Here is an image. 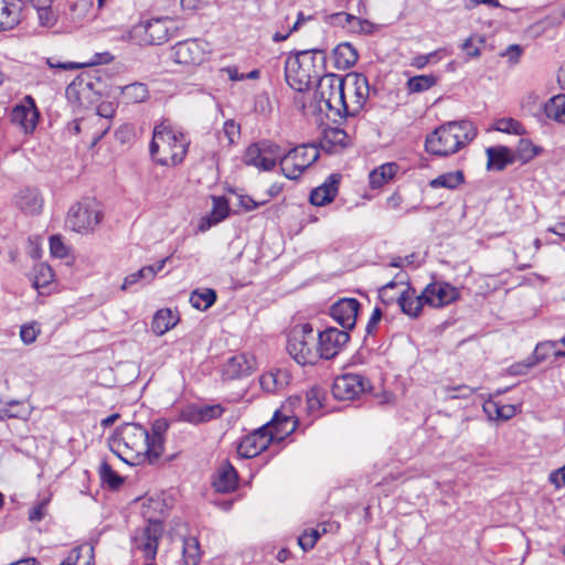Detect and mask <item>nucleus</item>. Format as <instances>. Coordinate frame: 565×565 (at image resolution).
<instances>
[{
  "label": "nucleus",
  "mask_w": 565,
  "mask_h": 565,
  "mask_svg": "<svg viewBox=\"0 0 565 565\" xmlns=\"http://www.w3.org/2000/svg\"><path fill=\"white\" fill-rule=\"evenodd\" d=\"M332 57L337 70H348L358 62L359 53L351 43L342 42L333 49Z\"/></svg>",
  "instance_id": "28"
},
{
  "label": "nucleus",
  "mask_w": 565,
  "mask_h": 565,
  "mask_svg": "<svg viewBox=\"0 0 565 565\" xmlns=\"http://www.w3.org/2000/svg\"><path fill=\"white\" fill-rule=\"evenodd\" d=\"M425 302L424 291L416 294L415 288L407 281L405 288L398 294V306L403 313L411 318H417Z\"/></svg>",
  "instance_id": "22"
},
{
  "label": "nucleus",
  "mask_w": 565,
  "mask_h": 565,
  "mask_svg": "<svg viewBox=\"0 0 565 565\" xmlns=\"http://www.w3.org/2000/svg\"><path fill=\"white\" fill-rule=\"evenodd\" d=\"M367 77L361 73H349L345 75V94L348 110L345 117L356 116L364 107L370 96Z\"/></svg>",
  "instance_id": "10"
},
{
  "label": "nucleus",
  "mask_w": 565,
  "mask_h": 565,
  "mask_svg": "<svg viewBox=\"0 0 565 565\" xmlns=\"http://www.w3.org/2000/svg\"><path fill=\"white\" fill-rule=\"evenodd\" d=\"M169 20L157 18L145 21L137 26V30H142L143 40L151 45H160L169 39Z\"/></svg>",
  "instance_id": "21"
},
{
  "label": "nucleus",
  "mask_w": 565,
  "mask_h": 565,
  "mask_svg": "<svg viewBox=\"0 0 565 565\" xmlns=\"http://www.w3.org/2000/svg\"><path fill=\"white\" fill-rule=\"evenodd\" d=\"M550 481L553 483L556 488L565 487V466L562 468L554 470L550 475Z\"/></svg>",
  "instance_id": "64"
},
{
  "label": "nucleus",
  "mask_w": 565,
  "mask_h": 565,
  "mask_svg": "<svg viewBox=\"0 0 565 565\" xmlns=\"http://www.w3.org/2000/svg\"><path fill=\"white\" fill-rule=\"evenodd\" d=\"M282 423V409L277 408L270 422L266 423L252 434L245 436L237 448L239 456L253 458L266 450L270 445L280 444L279 425Z\"/></svg>",
  "instance_id": "4"
},
{
  "label": "nucleus",
  "mask_w": 565,
  "mask_h": 565,
  "mask_svg": "<svg viewBox=\"0 0 565 565\" xmlns=\"http://www.w3.org/2000/svg\"><path fill=\"white\" fill-rule=\"evenodd\" d=\"M350 335L345 330L329 327L317 334V351L319 359H333L349 342Z\"/></svg>",
  "instance_id": "15"
},
{
  "label": "nucleus",
  "mask_w": 565,
  "mask_h": 565,
  "mask_svg": "<svg viewBox=\"0 0 565 565\" xmlns=\"http://www.w3.org/2000/svg\"><path fill=\"white\" fill-rule=\"evenodd\" d=\"M405 282H407V275L398 273L393 280L388 281L379 289V297L381 301L386 306L392 305L394 302L398 303L399 292H395L394 290L398 286L405 285Z\"/></svg>",
  "instance_id": "34"
},
{
  "label": "nucleus",
  "mask_w": 565,
  "mask_h": 565,
  "mask_svg": "<svg viewBox=\"0 0 565 565\" xmlns=\"http://www.w3.org/2000/svg\"><path fill=\"white\" fill-rule=\"evenodd\" d=\"M323 102H320V97L317 92L310 93V99L307 102V109L301 110L303 116L317 115L324 110Z\"/></svg>",
  "instance_id": "55"
},
{
  "label": "nucleus",
  "mask_w": 565,
  "mask_h": 565,
  "mask_svg": "<svg viewBox=\"0 0 565 565\" xmlns=\"http://www.w3.org/2000/svg\"><path fill=\"white\" fill-rule=\"evenodd\" d=\"M319 77L313 56L308 51L288 56L285 62V81L289 86L310 87L312 78Z\"/></svg>",
  "instance_id": "9"
},
{
  "label": "nucleus",
  "mask_w": 565,
  "mask_h": 565,
  "mask_svg": "<svg viewBox=\"0 0 565 565\" xmlns=\"http://www.w3.org/2000/svg\"><path fill=\"white\" fill-rule=\"evenodd\" d=\"M94 547L90 544H84L71 550L68 555L60 565H93Z\"/></svg>",
  "instance_id": "33"
},
{
  "label": "nucleus",
  "mask_w": 565,
  "mask_h": 565,
  "mask_svg": "<svg viewBox=\"0 0 565 565\" xmlns=\"http://www.w3.org/2000/svg\"><path fill=\"white\" fill-rule=\"evenodd\" d=\"M256 369L254 355L241 353L230 358L223 366V376L227 380H235L250 375Z\"/></svg>",
  "instance_id": "20"
},
{
  "label": "nucleus",
  "mask_w": 565,
  "mask_h": 565,
  "mask_svg": "<svg viewBox=\"0 0 565 565\" xmlns=\"http://www.w3.org/2000/svg\"><path fill=\"white\" fill-rule=\"evenodd\" d=\"M102 217L99 203L92 199H85L71 206L65 223L76 233H89L100 223Z\"/></svg>",
  "instance_id": "8"
},
{
  "label": "nucleus",
  "mask_w": 565,
  "mask_h": 565,
  "mask_svg": "<svg viewBox=\"0 0 565 565\" xmlns=\"http://www.w3.org/2000/svg\"><path fill=\"white\" fill-rule=\"evenodd\" d=\"M343 19L345 21V28L349 26L351 31L362 32L364 31V25H367L369 22L366 20H362L353 14L343 12Z\"/></svg>",
  "instance_id": "60"
},
{
  "label": "nucleus",
  "mask_w": 565,
  "mask_h": 565,
  "mask_svg": "<svg viewBox=\"0 0 565 565\" xmlns=\"http://www.w3.org/2000/svg\"><path fill=\"white\" fill-rule=\"evenodd\" d=\"M189 146L190 139L183 132L160 124L153 130L150 154L161 166L175 167L184 160Z\"/></svg>",
  "instance_id": "3"
},
{
  "label": "nucleus",
  "mask_w": 565,
  "mask_h": 565,
  "mask_svg": "<svg viewBox=\"0 0 565 565\" xmlns=\"http://www.w3.org/2000/svg\"><path fill=\"white\" fill-rule=\"evenodd\" d=\"M40 333V329L36 323L24 324L20 330V338L23 343L31 344L35 341L38 334Z\"/></svg>",
  "instance_id": "58"
},
{
  "label": "nucleus",
  "mask_w": 565,
  "mask_h": 565,
  "mask_svg": "<svg viewBox=\"0 0 565 565\" xmlns=\"http://www.w3.org/2000/svg\"><path fill=\"white\" fill-rule=\"evenodd\" d=\"M397 171V164L396 163H385L381 167L374 169L370 173V185L372 189H379L384 183L388 182L393 179Z\"/></svg>",
  "instance_id": "38"
},
{
  "label": "nucleus",
  "mask_w": 565,
  "mask_h": 565,
  "mask_svg": "<svg viewBox=\"0 0 565 565\" xmlns=\"http://www.w3.org/2000/svg\"><path fill=\"white\" fill-rule=\"evenodd\" d=\"M286 349L299 365H313L319 360V353L312 326L308 322L294 326L287 334Z\"/></svg>",
  "instance_id": "5"
},
{
  "label": "nucleus",
  "mask_w": 565,
  "mask_h": 565,
  "mask_svg": "<svg viewBox=\"0 0 565 565\" xmlns=\"http://www.w3.org/2000/svg\"><path fill=\"white\" fill-rule=\"evenodd\" d=\"M20 0H0V31L14 29L21 21Z\"/></svg>",
  "instance_id": "24"
},
{
  "label": "nucleus",
  "mask_w": 565,
  "mask_h": 565,
  "mask_svg": "<svg viewBox=\"0 0 565 565\" xmlns=\"http://www.w3.org/2000/svg\"><path fill=\"white\" fill-rule=\"evenodd\" d=\"M39 22L42 26L52 28L57 22V14L53 11L52 8L38 11Z\"/></svg>",
  "instance_id": "61"
},
{
  "label": "nucleus",
  "mask_w": 565,
  "mask_h": 565,
  "mask_svg": "<svg viewBox=\"0 0 565 565\" xmlns=\"http://www.w3.org/2000/svg\"><path fill=\"white\" fill-rule=\"evenodd\" d=\"M81 83H83V79H77L75 78L67 87H66V90H65V95L66 97L72 100V102H78V103H82V100L85 98V99H88L89 96L85 95L84 90L81 88Z\"/></svg>",
  "instance_id": "52"
},
{
  "label": "nucleus",
  "mask_w": 565,
  "mask_h": 565,
  "mask_svg": "<svg viewBox=\"0 0 565 565\" xmlns=\"http://www.w3.org/2000/svg\"><path fill=\"white\" fill-rule=\"evenodd\" d=\"M179 321V316L171 309H160L156 312L152 319V330L158 335H163L172 329Z\"/></svg>",
  "instance_id": "30"
},
{
  "label": "nucleus",
  "mask_w": 565,
  "mask_h": 565,
  "mask_svg": "<svg viewBox=\"0 0 565 565\" xmlns=\"http://www.w3.org/2000/svg\"><path fill=\"white\" fill-rule=\"evenodd\" d=\"M238 475L236 469L227 460L221 462L216 469L213 487L217 492L228 493L236 489Z\"/></svg>",
  "instance_id": "23"
},
{
  "label": "nucleus",
  "mask_w": 565,
  "mask_h": 565,
  "mask_svg": "<svg viewBox=\"0 0 565 565\" xmlns=\"http://www.w3.org/2000/svg\"><path fill=\"white\" fill-rule=\"evenodd\" d=\"M243 161L247 166H253L263 171L271 170L280 159V148L268 141L250 145L243 157Z\"/></svg>",
  "instance_id": "13"
},
{
  "label": "nucleus",
  "mask_w": 565,
  "mask_h": 565,
  "mask_svg": "<svg viewBox=\"0 0 565 565\" xmlns=\"http://www.w3.org/2000/svg\"><path fill=\"white\" fill-rule=\"evenodd\" d=\"M148 94V88L142 83H132L122 88L124 98L129 103H141Z\"/></svg>",
  "instance_id": "43"
},
{
  "label": "nucleus",
  "mask_w": 565,
  "mask_h": 565,
  "mask_svg": "<svg viewBox=\"0 0 565 565\" xmlns=\"http://www.w3.org/2000/svg\"><path fill=\"white\" fill-rule=\"evenodd\" d=\"M494 129L504 134H512L516 136H522L525 134L524 126L511 117L498 119L494 124Z\"/></svg>",
  "instance_id": "45"
},
{
  "label": "nucleus",
  "mask_w": 565,
  "mask_h": 565,
  "mask_svg": "<svg viewBox=\"0 0 565 565\" xmlns=\"http://www.w3.org/2000/svg\"><path fill=\"white\" fill-rule=\"evenodd\" d=\"M360 302L354 298H344L333 303L330 316L347 331L354 328Z\"/></svg>",
  "instance_id": "18"
},
{
  "label": "nucleus",
  "mask_w": 565,
  "mask_h": 565,
  "mask_svg": "<svg viewBox=\"0 0 565 565\" xmlns=\"http://www.w3.org/2000/svg\"><path fill=\"white\" fill-rule=\"evenodd\" d=\"M210 44L200 39H189L178 42L171 49V58L183 65H200L210 53Z\"/></svg>",
  "instance_id": "12"
},
{
  "label": "nucleus",
  "mask_w": 565,
  "mask_h": 565,
  "mask_svg": "<svg viewBox=\"0 0 565 565\" xmlns=\"http://www.w3.org/2000/svg\"><path fill=\"white\" fill-rule=\"evenodd\" d=\"M109 448L128 465L150 463L149 431L140 424L126 423L117 428Z\"/></svg>",
  "instance_id": "1"
},
{
  "label": "nucleus",
  "mask_w": 565,
  "mask_h": 565,
  "mask_svg": "<svg viewBox=\"0 0 565 565\" xmlns=\"http://www.w3.org/2000/svg\"><path fill=\"white\" fill-rule=\"evenodd\" d=\"M483 409L489 414V416L494 413L495 418L503 420L512 418L516 413L514 405H499L495 402H488L484 404Z\"/></svg>",
  "instance_id": "44"
},
{
  "label": "nucleus",
  "mask_w": 565,
  "mask_h": 565,
  "mask_svg": "<svg viewBox=\"0 0 565 565\" xmlns=\"http://www.w3.org/2000/svg\"><path fill=\"white\" fill-rule=\"evenodd\" d=\"M163 531L162 522L152 519H148L145 525L136 529L131 536L134 557L140 555V557L143 558V564L153 563ZM135 562H138V558H136Z\"/></svg>",
  "instance_id": "6"
},
{
  "label": "nucleus",
  "mask_w": 565,
  "mask_h": 565,
  "mask_svg": "<svg viewBox=\"0 0 565 565\" xmlns=\"http://www.w3.org/2000/svg\"><path fill=\"white\" fill-rule=\"evenodd\" d=\"M223 134L227 138L228 146H233L239 139L241 126L233 119H228L223 125Z\"/></svg>",
  "instance_id": "54"
},
{
  "label": "nucleus",
  "mask_w": 565,
  "mask_h": 565,
  "mask_svg": "<svg viewBox=\"0 0 565 565\" xmlns=\"http://www.w3.org/2000/svg\"><path fill=\"white\" fill-rule=\"evenodd\" d=\"M223 414V407L218 404L216 405H203L196 406L189 411V420L193 423H203L209 422L211 419L221 417Z\"/></svg>",
  "instance_id": "35"
},
{
  "label": "nucleus",
  "mask_w": 565,
  "mask_h": 565,
  "mask_svg": "<svg viewBox=\"0 0 565 565\" xmlns=\"http://www.w3.org/2000/svg\"><path fill=\"white\" fill-rule=\"evenodd\" d=\"M518 151L520 152V159L523 162H527L537 154L536 148L530 140L521 139L519 142Z\"/></svg>",
  "instance_id": "57"
},
{
  "label": "nucleus",
  "mask_w": 565,
  "mask_h": 565,
  "mask_svg": "<svg viewBox=\"0 0 565 565\" xmlns=\"http://www.w3.org/2000/svg\"><path fill=\"white\" fill-rule=\"evenodd\" d=\"M436 84L437 77L435 75L425 74L411 77L406 83V87L409 93L417 94L430 89Z\"/></svg>",
  "instance_id": "41"
},
{
  "label": "nucleus",
  "mask_w": 565,
  "mask_h": 565,
  "mask_svg": "<svg viewBox=\"0 0 565 565\" xmlns=\"http://www.w3.org/2000/svg\"><path fill=\"white\" fill-rule=\"evenodd\" d=\"M154 278V271L152 267L145 266L138 271L128 275L121 285V290L128 289L130 286L146 280L147 282L151 281Z\"/></svg>",
  "instance_id": "47"
},
{
  "label": "nucleus",
  "mask_w": 565,
  "mask_h": 565,
  "mask_svg": "<svg viewBox=\"0 0 565 565\" xmlns=\"http://www.w3.org/2000/svg\"><path fill=\"white\" fill-rule=\"evenodd\" d=\"M31 414L29 406L20 401H10L0 407V420L8 418L28 419Z\"/></svg>",
  "instance_id": "36"
},
{
  "label": "nucleus",
  "mask_w": 565,
  "mask_h": 565,
  "mask_svg": "<svg viewBox=\"0 0 565 565\" xmlns=\"http://www.w3.org/2000/svg\"><path fill=\"white\" fill-rule=\"evenodd\" d=\"M371 382L362 374L345 373L335 377L331 393L335 399L352 401L371 390Z\"/></svg>",
  "instance_id": "11"
},
{
  "label": "nucleus",
  "mask_w": 565,
  "mask_h": 565,
  "mask_svg": "<svg viewBox=\"0 0 565 565\" xmlns=\"http://www.w3.org/2000/svg\"><path fill=\"white\" fill-rule=\"evenodd\" d=\"M12 122L18 125L24 134L34 131L38 120L39 110L31 96H26L22 104L14 106L11 114Z\"/></svg>",
  "instance_id": "17"
},
{
  "label": "nucleus",
  "mask_w": 565,
  "mask_h": 565,
  "mask_svg": "<svg viewBox=\"0 0 565 565\" xmlns=\"http://www.w3.org/2000/svg\"><path fill=\"white\" fill-rule=\"evenodd\" d=\"M318 95L327 110L334 116L345 117V110H348L345 76L337 74L323 76L318 85Z\"/></svg>",
  "instance_id": "7"
},
{
  "label": "nucleus",
  "mask_w": 565,
  "mask_h": 565,
  "mask_svg": "<svg viewBox=\"0 0 565 565\" xmlns=\"http://www.w3.org/2000/svg\"><path fill=\"white\" fill-rule=\"evenodd\" d=\"M169 428V423L159 418L153 422L151 433H149L150 444V463L156 462L164 451V435Z\"/></svg>",
  "instance_id": "25"
},
{
  "label": "nucleus",
  "mask_w": 565,
  "mask_h": 565,
  "mask_svg": "<svg viewBox=\"0 0 565 565\" xmlns=\"http://www.w3.org/2000/svg\"><path fill=\"white\" fill-rule=\"evenodd\" d=\"M47 503L49 499H43L36 505H34L29 512V520L32 522L41 521L46 514Z\"/></svg>",
  "instance_id": "62"
},
{
  "label": "nucleus",
  "mask_w": 565,
  "mask_h": 565,
  "mask_svg": "<svg viewBox=\"0 0 565 565\" xmlns=\"http://www.w3.org/2000/svg\"><path fill=\"white\" fill-rule=\"evenodd\" d=\"M280 375V371L277 370L276 372H268L266 374H263L260 377V386L264 391L267 392H275L278 390V379Z\"/></svg>",
  "instance_id": "56"
},
{
  "label": "nucleus",
  "mask_w": 565,
  "mask_h": 565,
  "mask_svg": "<svg viewBox=\"0 0 565 565\" xmlns=\"http://www.w3.org/2000/svg\"><path fill=\"white\" fill-rule=\"evenodd\" d=\"M292 90V104L300 113L307 109V102L310 99V87H300V85L289 86Z\"/></svg>",
  "instance_id": "51"
},
{
  "label": "nucleus",
  "mask_w": 565,
  "mask_h": 565,
  "mask_svg": "<svg viewBox=\"0 0 565 565\" xmlns=\"http://www.w3.org/2000/svg\"><path fill=\"white\" fill-rule=\"evenodd\" d=\"M476 136L477 128L473 122L448 121L426 137L425 149L434 156L447 157L467 146Z\"/></svg>",
  "instance_id": "2"
},
{
  "label": "nucleus",
  "mask_w": 565,
  "mask_h": 565,
  "mask_svg": "<svg viewBox=\"0 0 565 565\" xmlns=\"http://www.w3.org/2000/svg\"><path fill=\"white\" fill-rule=\"evenodd\" d=\"M486 153L488 157V170L502 171L516 160L512 150L505 146L489 147Z\"/></svg>",
  "instance_id": "26"
},
{
  "label": "nucleus",
  "mask_w": 565,
  "mask_h": 565,
  "mask_svg": "<svg viewBox=\"0 0 565 565\" xmlns=\"http://www.w3.org/2000/svg\"><path fill=\"white\" fill-rule=\"evenodd\" d=\"M216 301V292L214 289L206 288L203 290H193L190 295L191 305L199 310L209 309Z\"/></svg>",
  "instance_id": "40"
},
{
  "label": "nucleus",
  "mask_w": 565,
  "mask_h": 565,
  "mask_svg": "<svg viewBox=\"0 0 565 565\" xmlns=\"http://www.w3.org/2000/svg\"><path fill=\"white\" fill-rule=\"evenodd\" d=\"M34 279L33 287L39 289L41 287H45L53 280V270L46 264H39L34 267Z\"/></svg>",
  "instance_id": "48"
},
{
  "label": "nucleus",
  "mask_w": 565,
  "mask_h": 565,
  "mask_svg": "<svg viewBox=\"0 0 565 565\" xmlns=\"http://www.w3.org/2000/svg\"><path fill=\"white\" fill-rule=\"evenodd\" d=\"M547 118L565 125V95L552 97L544 107Z\"/></svg>",
  "instance_id": "39"
},
{
  "label": "nucleus",
  "mask_w": 565,
  "mask_h": 565,
  "mask_svg": "<svg viewBox=\"0 0 565 565\" xmlns=\"http://www.w3.org/2000/svg\"><path fill=\"white\" fill-rule=\"evenodd\" d=\"M17 205L28 214H38L43 206V199L36 189H24L17 196Z\"/></svg>",
  "instance_id": "29"
},
{
  "label": "nucleus",
  "mask_w": 565,
  "mask_h": 565,
  "mask_svg": "<svg viewBox=\"0 0 565 565\" xmlns=\"http://www.w3.org/2000/svg\"><path fill=\"white\" fill-rule=\"evenodd\" d=\"M76 78L83 79V83H81V88L84 90L86 96L88 95L90 97V93L100 96V93L97 89V86L100 84L98 81L94 82L93 77L88 74H81Z\"/></svg>",
  "instance_id": "59"
},
{
  "label": "nucleus",
  "mask_w": 565,
  "mask_h": 565,
  "mask_svg": "<svg viewBox=\"0 0 565 565\" xmlns=\"http://www.w3.org/2000/svg\"><path fill=\"white\" fill-rule=\"evenodd\" d=\"M201 558L200 543L194 536L183 540V561L185 565H198Z\"/></svg>",
  "instance_id": "42"
},
{
  "label": "nucleus",
  "mask_w": 565,
  "mask_h": 565,
  "mask_svg": "<svg viewBox=\"0 0 565 565\" xmlns=\"http://www.w3.org/2000/svg\"><path fill=\"white\" fill-rule=\"evenodd\" d=\"M228 215V203L223 196H213V210L211 215L202 218L200 230L205 231L214 224L226 218Z\"/></svg>",
  "instance_id": "32"
},
{
  "label": "nucleus",
  "mask_w": 565,
  "mask_h": 565,
  "mask_svg": "<svg viewBox=\"0 0 565 565\" xmlns=\"http://www.w3.org/2000/svg\"><path fill=\"white\" fill-rule=\"evenodd\" d=\"M113 60V56L108 52L96 53L89 62L76 63V62H55L53 57L47 60V64L51 68H58L63 71L78 70L85 66L105 64Z\"/></svg>",
  "instance_id": "31"
},
{
  "label": "nucleus",
  "mask_w": 565,
  "mask_h": 565,
  "mask_svg": "<svg viewBox=\"0 0 565 565\" xmlns=\"http://www.w3.org/2000/svg\"><path fill=\"white\" fill-rule=\"evenodd\" d=\"M326 390L315 385L307 393V404L309 411H318L323 407L326 399Z\"/></svg>",
  "instance_id": "49"
},
{
  "label": "nucleus",
  "mask_w": 565,
  "mask_h": 565,
  "mask_svg": "<svg viewBox=\"0 0 565 565\" xmlns=\"http://www.w3.org/2000/svg\"><path fill=\"white\" fill-rule=\"evenodd\" d=\"M425 302L431 307H444L459 298V291L448 282H431L424 289Z\"/></svg>",
  "instance_id": "16"
},
{
  "label": "nucleus",
  "mask_w": 565,
  "mask_h": 565,
  "mask_svg": "<svg viewBox=\"0 0 565 565\" xmlns=\"http://www.w3.org/2000/svg\"><path fill=\"white\" fill-rule=\"evenodd\" d=\"M99 476L102 481L104 483H107L111 489L119 488L124 482V479L106 461H103L100 463Z\"/></svg>",
  "instance_id": "46"
},
{
  "label": "nucleus",
  "mask_w": 565,
  "mask_h": 565,
  "mask_svg": "<svg viewBox=\"0 0 565 565\" xmlns=\"http://www.w3.org/2000/svg\"><path fill=\"white\" fill-rule=\"evenodd\" d=\"M319 158V150L311 145H301L285 153V178L296 180Z\"/></svg>",
  "instance_id": "14"
},
{
  "label": "nucleus",
  "mask_w": 565,
  "mask_h": 565,
  "mask_svg": "<svg viewBox=\"0 0 565 565\" xmlns=\"http://www.w3.org/2000/svg\"><path fill=\"white\" fill-rule=\"evenodd\" d=\"M444 391L447 393V397L451 399L469 398L476 392L475 388L468 385L445 386Z\"/></svg>",
  "instance_id": "53"
},
{
  "label": "nucleus",
  "mask_w": 565,
  "mask_h": 565,
  "mask_svg": "<svg viewBox=\"0 0 565 565\" xmlns=\"http://www.w3.org/2000/svg\"><path fill=\"white\" fill-rule=\"evenodd\" d=\"M557 347V342L552 341H545L542 343H539L533 352L532 360L527 362L524 367L530 369L534 365L539 364L540 362L544 361L548 356L550 350Z\"/></svg>",
  "instance_id": "50"
},
{
  "label": "nucleus",
  "mask_w": 565,
  "mask_h": 565,
  "mask_svg": "<svg viewBox=\"0 0 565 565\" xmlns=\"http://www.w3.org/2000/svg\"><path fill=\"white\" fill-rule=\"evenodd\" d=\"M50 249L55 257L62 258L66 255V247L58 236H52L50 238Z\"/></svg>",
  "instance_id": "63"
},
{
  "label": "nucleus",
  "mask_w": 565,
  "mask_h": 565,
  "mask_svg": "<svg viewBox=\"0 0 565 565\" xmlns=\"http://www.w3.org/2000/svg\"><path fill=\"white\" fill-rule=\"evenodd\" d=\"M338 177L331 174L323 184L311 191L309 196L310 203L316 206H323L332 202L338 193Z\"/></svg>",
  "instance_id": "27"
},
{
  "label": "nucleus",
  "mask_w": 565,
  "mask_h": 565,
  "mask_svg": "<svg viewBox=\"0 0 565 565\" xmlns=\"http://www.w3.org/2000/svg\"><path fill=\"white\" fill-rule=\"evenodd\" d=\"M465 181L462 171L446 172L429 181V186L433 189L445 188L455 190Z\"/></svg>",
  "instance_id": "37"
},
{
  "label": "nucleus",
  "mask_w": 565,
  "mask_h": 565,
  "mask_svg": "<svg viewBox=\"0 0 565 565\" xmlns=\"http://www.w3.org/2000/svg\"><path fill=\"white\" fill-rule=\"evenodd\" d=\"M351 143V137L345 130L338 127L324 128L319 142L321 150L329 154L340 153L350 147Z\"/></svg>",
  "instance_id": "19"
}]
</instances>
